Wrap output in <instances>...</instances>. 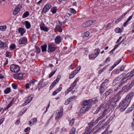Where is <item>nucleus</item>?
<instances>
[{"label": "nucleus", "mask_w": 134, "mask_h": 134, "mask_svg": "<svg viewBox=\"0 0 134 134\" xmlns=\"http://www.w3.org/2000/svg\"><path fill=\"white\" fill-rule=\"evenodd\" d=\"M92 99L83 101L82 105L83 106V107L81 108L80 111V113H84L88 111L92 106L91 103L92 102Z\"/></svg>", "instance_id": "nucleus-1"}, {"label": "nucleus", "mask_w": 134, "mask_h": 134, "mask_svg": "<svg viewBox=\"0 0 134 134\" xmlns=\"http://www.w3.org/2000/svg\"><path fill=\"white\" fill-rule=\"evenodd\" d=\"M128 102H127L126 100L124 99L120 102L119 105V107L120 108V111H123L127 107L129 104Z\"/></svg>", "instance_id": "nucleus-2"}, {"label": "nucleus", "mask_w": 134, "mask_h": 134, "mask_svg": "<svg viewBox=\"0 0 134 134\" xmlns=\"http://www.w3.org/2000/svg\"><path fill=\"white\" fill-rule=\"evenodd\" d=\"M10 70L13 72L16 73L20 70V67L17 65L12 64L10 66Z\"/></svg>", "instance_id": "nucleus-3"}, {"label": "nucleus", "mask_w": 134, "mask_h": 134, "mask_svg": "<svg viewBox=\"0 0 134 134\" xmlns=\"http://www.w3.org/2000/svg\"><path fill=\"white\" fill-rule=\"evenodd\" d=\"M134 76V69L132 70L131 71L129 72L125 75L124 77L125 79L130 80L132 79Z\"/></svg>", "instance_id": "nucleus-4"}, {"label": "nucleus", "mask_w": 134, "mask_h": 134, "mask_svg": "<svg viewBox=\"0 0 134 134\" xmlns=\"http://www.w3.org/2000/svg\"><path fill=\"white\" fill-rule=\"evenodd\" d=\"M27 39L25 37H22L19 41V44H26L27 42Z\"/></svg>", "instance_id": "nucleus-5"}, {"label": "nucleus", "mask_w": 134, "mask_h": 134, "mask_svg": "<svg viewBox=\"0 0 134 134\" xmlns=\"http://www.w3.org/2000/svg\"><path fill=\"white\" fill-rule=\"evenodd\" d=\"M133 92L129 93L127 95L125 99H124L126 100L127 102H128L130 103L131 101V98L133 97Z\"/></svg>", "instance_id": "nucleus-6"}, {"label": "nucleus", "mask_w": 134, "mask_h": 134, "mask_svg": "<svg viewBox=\"0 0 134 134\" xmlns=\"http://www.w3.org/2000/svg\"><path fill=\"white\" fill-rule=\"evenodd\" d=\"M56 49V48L51 44L48 45L47 51L48 52H53Z\"/></svg>", "instance_id": "nucleus-7"}, {"label": "nucleus", "mask_w": 134, "mask_h": 134, "mask_svg": "<svg viewBox=\"0 0 134 134\" xmlns=\"http://www.w3.org/2000/svg\"><path fill=\"white\" fill-rule=\"evenodd\" d=\"M21 8V6L20 5H18L15 8L13 13V14L14 15H16L18 14L19 11H20V8Z\"/></svg>", "instance_id": "nucleus-8"}, {"label": "nucleus", "mask_w": 134, "mask_h": 134, "mask_svg": "<svg viewBox=\"0 0 134 134\" xmlns=\"http://www.w3.org/2000/svg\"><path fill=\"white\" fill-rule=\"evenodd\" d=\"M40 26L41 30H43L46 32L48 31V29L45 26L43 22H41L40 24Z\"/></svg>", "instance_id": "nucleus-9"}, {"label": "nucleus", "mask_w": 134, "mask_h": 134, "mask_svg": "<svg viewBox=\"0 0 134 134\" xmlns=\"http://www.w3.org/2000/svg\"><path fill=\"white\" fill-rule=\"evenodd\" d=\"M51 4H47L44 7L42 12L46 13L51 8Z\"/></svg>", "instance_id": "nucleus-10"}, {"label": "nucleus", "mask_w": 134, "mask_h": 134, "mask_svg": "<svg viewBox=\"0 0 134 134\" xmlns=\"http://www.w3.org/2000/svg\"><path fill=\"white\" fill-rule=\"evenodd\" d=\"M23 74L21 73H19L18 74H15L14 75V76L15 79L19 80H21L23 78Z\"/></svg>", "instance_id": "nucleus-11"}, {"label": "nucleus", "mask_w": 134, "mask_h": 134, "mask_svg": "<svg viewBox=\"0 0 134 134\" xmlns=\"http://www.w3.org/2000/svg\"><path fill=\"white\" fill-rule=\"evenodd\" d=\"M63 109L62 108L61 109L59 110L58 112L56 114L55 118H61L63 115Z\"/></svg>", "instance_id": "nucleus-12"}, {"label": "nucleus", "mask_w": 134, "mask_h": 134, "mask_svg": "<svg viewBox=\"0 0 134 134\" xmlns=\"http://www.w3.org/2000/svg\"><path fill=\"white\" fill-rule=\"evenodd\" d=\"M61 37L60 35H58L56 37L55 39V42L56 44H59L61 42Z\"/></svg>", "instance_id": "nucleus-13"}, {"label": "nucleus", "mask_w": 134, "mask_h": 134, "mask_svg": "<svg viewBox=\"0 0 134 134\" xmlns=\"http://www.w3.org/2000/svg\"><path fill=\"white\" fill-rule=\"evenodd\" d=\"M113 92V91L112 89H109L108 90L106 91L105 93L103 94V97L104 98V97H107L110 93H112Z\"/></svg>", "instance_id": "nucleus-14"}, {"label": "nucleus", "mask_w": 134, "mask_h": 134, "mask_svg": "<svg viewBox=\"0 0 134 134\" xmlns=\"http://www.w3.org/2000/svg\"><path fill=\"white\" fill-rule=\"evenodd\" d=\"M18 32L20 34L21 36L23 35V34L25 33L26 30L24 28L22 27H19L18 29Z\"/></svg>", "instance_id": "nucleus-15"}, {"label": "nucleus", "mask_w": 134, "mask_h": 134, "mask_svg": "<svg viewBox=\"0 0 134 134\" xmlns=\"http://www.w3.org/2000/svg\"><path fill=\"white\" fill-rule=\"evenodd\" d=\"M92 127V126H91L88 125V126L87 127L86 132H85V134H90L92 132L91 131H90V130Z\"/></svg>", "instance_id": "nucleus-16"}, {"label": "nucleus", "mask_w": 134, "mask_h": 134, "mask_svg": "<svg viewBox=\"0 0 134 134\" xmlns=\"http://www.w3.org/2000/svg\"><path fill=\"white\" fill-rule=\"evenodd\" d=\"M127 80L125 79L124 77L120 81L119 86L120 87L122 86L123 85L127 82Z\"/></svg>", "instance_id": "nucleus-17"}, {"label": "nucleus", "mask_w": 134, "mask_h": 134, "mask_svg": "<svg viewBox=\"0 0 134 134\" xmlns=\"http://www.w3.org/2000/svg\"><path fill=\"white\" fill-rule=\"evenodd\" d=\"M107 110H104L103 112V113L100 114V116L98 117V119H99L101 120L103 118L104 116H105L106 114V112Z\"/></svg>", "instance_id": "nucleus-18"}, {"label": "nucleus", "mask_w": 134, "mask_h": 134, "mask_svg": "<svg viewBox=\"0 0 134 134\" xmlns=\"http://www.w3.org/2000/svg\"><path fill=\"white\" fill-rule=\"evenodd\" d=\"M108 80L105 79L104 81L101 84L100 86L104 87H105L108 85Z\"/></svg>", "instance_id": "nucleus-19"}, {"label": "nucleus", "mask_w": 134, "mask_h": 134, "mask_svg": "<svg viewBox=\"0 0 134 134\" xmlns=\"http://www.w3.org/2000/svg\"><path fill=\"white\" fill-rule=\"evenodd\" d=\"M92 20H90L85 22L84 23L83 25L85 26H89L90 25L92 24Z\"/></svg>", "instance_id": "nucleus-20"}, {"label": "nucleus", "mask_w": 134, "mask_h": 134, "mask_svg": "<svg viewBox=\"0 0 134 134\" xmlns=\"http://www.w3.org/2000/svg\"><path fill=\"white\" fill-rule=\"evenodd\" d=\"M24 24H25L26 27L27 29L30 28L31 27V25L30 23L27 21H25L24 22Z\"/></svg>", "instance_id": "nucleus-21"}, {"label": "nucleus", "mask_w": 134, "mask_h": 134, "mask_svg": "<svg viewBox=\"0 0 134 134\" xmlns=\"http://www.w3.org/2000/svg\"><path fill=\"white\" fill-rule=\"evenodd\" d=\"M97 57V55L94 53L89 55V59L91 60Z\"/></svg>", "instance_id": "nucleus-22"}, {"label": "nucleus", "mask_w": 134, "mask_h": 134, "mask_svg": "<svg viewBox=\"0 0 134 134\" xmlns=\"http://www.w3.org/2000/svg\"><path fill=\"white\" fill-rule=\"evenodd\" d=\"M99 93L100 94H102L105 91L104 87L100 86L99 88Z\"/></svg>", "instance_id": "nucleus-23"}, {"label": "nucleus", "mask_w": 134, "mask_h": 134, "mask_svg": "<svg viewBox=\"0 0 134 134\" xmlns=\"http://www.w3.org/2000/svg\"><path fill=\"white\" fill-rule=\"evenodd\" d=\"M7 46V44L6 43L0 41V47L4 48L6 47Z\"/></svg>", "instance_id": "nucleus-24"}, {"label": "nucleus", "mask_w": 134, "mask_h": 134, "mask_svg": "<svg viewBox=\"0 0 134 134\" xmlns=\"http://www.w3.org/2000/svg\"><path fill=\"white\" fill-rule=\"evenodd\" d=\"M13 103V100H12L8 104L7 106L4 109L5 110H8L9 108L10 107Z\"/></svg>", "instance_id": "nucleus-25"}, {"label": "nucleus", "mask_w": 134, "mask_h": 134, "mask_svg": "<svg viewBox=\"0 0 134 134\" xmlns=\"http://www.w3.org/2000/svg\"><path fill=\"white\" fill-rule=\"evenodd\" d=\"M57 9L56 7H52L51 9V11L53 14L57 12Z\"/></svg>", "instance_id": "nucleus-26"}, {"label": "nucleus", "mask_w": 134, "mask_h": 134, "mask_svg": "<svg viewBox=\"0 0 134 134\" xmlns=\"http://www.w3.org/2000/svg\"><path fill=\"white\" fill-rule=\"evenodd\" d=\"M124 66L123 65L121 66L120 69V70H117L116 71V74H118L119 72H120V71H123L124 69Z\"/></svg>", "instance_id": "nucleus-27"}, {"label": "nucleus", "mask_w": 134, "mask_h": 134, "mask_svg": "<svg viewBox=\"0 0 134 134\" xmlns=\"http://www.w3.org/2000/svg\"><path fill=\"white\" fill-rule=\"evenodd\" d=\"M110 125H109L108 127H107V129L104 131V132H105L106 134L108 133V134H109L110 133H111L112 132V130H109V129L110 127Z\"/></svg>", "instance_id": "nucleus-28"}, {"label": "nucleus", "mask_w": 134, "mask_h": 134, "mask_svg": "<svg viewBox=\"0 0 134 134\" xmlns=\"http://www.w3.org/2000/svg\"><path fill=\"white\" fill-rule=\"evenodd\" d=\"M11 91V89L10 88H7L4 91V92L5 94L9 93Z\"/></svg>", "instance_id": "nucleus-29"}, {"label": "nucleus", "mask_w": 134, "mask_h": 134, "mask_svg": "<svg viewBox=\"0 0 134 134\" xmlns=\"http://www.w3.org/2000/svg\"><path fill=\"white\" fill-rule=\"evenodd\" d=\"M56 29L59 32L62 31V29L60 26L57 25L56 27Z\"/></svg>", "instance_id": "nucleus-30"}, {"label": "nucleus", "mask_w": 134, "mask_h": 134, "mask_svg": "<svg viewBox=\"0 0 134 134\" xmlns=\"http://www.w3.org/2000/svg\"><path fill=\"white\" fill-rule=\"evenodd\" d=\"M47 45L46 44H44L43 46H41L42 51L43 52L46 51Z\"/></svg>", "instance_id": "nucleus-31"}, {"label": "nucleus", "mask_w": 134, "mask_h": 134, "mask_svg": "<svg viewBox=\"0 0 134 134\" xmlns=\"http://www.w3.org/2000/svg\"><path fill=\"white\" fill-rule=\"evenodd\" d=\"M114 96L115 98V101L114 103H116L118 102L121 98V97L120 96Z\"/></svg>", "instance_id": "nucleus-32"}, {"label": "nucleus", "mask_w": 134, "mask_h": 134, "mask_svg": "<svg viewBox=\"0 0 134 134\" xmlns=\"http://www.w3.org/2000/svg\"><path fill=\"white\" fill-rule=\"evenodd\" d=\"M100 50L99 48L96 49L94 50V53L97 54V56H98L100 53Z\"/></svg>", "instance_id": "nucleus-33"}, {"label": "nucleus", "mask_w": 134, "mask_h": 134, "mask_svg": "<svg viewBox=\"0 0 134 134\" xmlns=\"http://www.w3.org/2000/svg\"><path fill=\"white\" fill-rule=\"evenodd\" d=\"M29 15V13L28 11L25 12L23 14L22 17L23 18H25L27 17Z\"/></svg>", "instance_id": "nucleus-34"}, {"label": "nucleus", "mask_w": 134, "mask_h": 134, "mask_svg": "<svg viewBox=\"0 0 134 134\" xmlns=\"http://www.w3.org/2000/svg\"><path fill=\"white\" fill-rule=\"evenodd\" d=\"M6 28V26L5 25L0 26V30L2 31H5Z\"/></svg>", "instance_id": "nucleus-35"}, {"label": "nucleus", "mask_w": 134, "mask_h": 134, "mask_svg": "<svg viewBox=\"0 0 134 134\" xmlns=\"http://www.w3.org/2000/svg\"><path fill=\"white\" fill-rule=\"evenodd\" d=\"M73 89V88L70 86V87L66 91L65 93V94H67L68 93L70 92Z\"/></svg>", "instance_id": "nucleus-36"}, {"label": "nucleus", "mask_w": 134, "mask_h": 134, "mask_svg": "<svg viewBox=\"0 0 134 134\" xmlns=\"http://www.w3.org/2000/svg\"><path fill=\"white\" fill-rule=\"evenodd\" d=\"M73 89V88L70 86V87L66 91L65 93V94H67L68 93L70 92Z\"/></svg>", "instance_id": "nucleus-37"}, {"label": "nucleus", "mask_w": 134, "mask_h": 134, "mask_svg": "<svg viewBox=\"0 0 134 134\" xmlns=\"http://www.w3.org/2000/svg\"><path fill=\"white\" fill-rule=\"evenodd\" d=\"M128 12H126L125 13H124L121 16L120 18H119L117 20L120 21L125 16L127 13Z\"/></svg>", "instance_id": "nucleus-38"}, {"label": "nucleus", "mask_w": 134, "mask_h": 134, "mask_svg": "<svg viewBox=\"0 0 134 134\" xmlns=\"http://www.w3.org/2000/svg\"><path fill=\"white\" fill-rule=\"evenodd\" d=\"M115 31L116 32L118 33H120L122 32V30L119 27L116 28L115 30Z\"/></svg>", "instance_id": "nucleus-39"}, {"label": "nucleus", "mask_w": 134, "mask_h": 134, "mask_svg": "<svg viewBox=\"0 0 134 134\" xmlns=\"http://www.w3.org/2000/svg\"><path fill=\"white\" fill-rule=\"evenodd\" d=\"M35 52L37 54L39 53L40 52V48L37 46L35 47Z\"/></svg>", "instance_id": "nucleus-40"}, {"label": "nucleus", "mask_w": 134, "mask_h": 134, "mask_svg": "<svg viewBox=\"0 0 134 134\" xmlns=\"http://www.w3.org/2000/svg\"><path fill=\"white\" fill-rule=\"evenodd\" d=\"M75 121V119L74 118H73L71 119L70 122V126H72L74 124Z\"/></svg>", "instance_id": "nucleus-41"}, {"label": "nucleus", "mask_w": 134, "mask_h": 134, "mask_svg": "<svg viewBox=\"0 0 134 134\" xmlns=\"http://www.w3.org/2000/svg\"><path fill=\"white\" fill-rule=\"evenodd\" d=\"M90 34L89 32L88 31H86L84 33V37H88L89 36V35Z\"/></svg>", "instance_id": "nucleus-42"}, {"label": "nucleus", "mask_w": 134, "mask_h": 134, "mask_svg": "<svg viewBox=\"0 0 134 134\" xmlns=\"http://www.w3.org/2000/svg\"><path fill=\"white\" fill-rule=\"evenodd\" d=\"M32 100V99H27L26 102L23 104V106L25 105H27V104L29 103L30 101L31 100Z\"/></svg>", "instance_id": "nucleus-43"}, {"label": "nucleus", "mask_w": 134, "mask_h": 134, "mask_svg": "<svg viewBox=\"0 0 134 134\" xmlns=\"http://www.w3.org/2000/svg\"><path fill=\"white\" fill-rule=\"evenodd\" d=\"M15 48V44H11L10 46V49L13 50Z\"/></svg>", "instance_id": "nucleus-44"}, {"label": "nucleus", "mask_w": 134, "mask_h": 134, "mask_svg": "<svg viewBox=\"0 0 134 134\" xmlns=\"http://www.w3.org/2000/svg\"><path fill=\"white\" fill-rule=\"evenodd\" d=\"M75 130L76 129L75 128L73 127L71 131L70 134H74L75 131Z\"/></svg>", "instance_id": "nucleus-45"}, {"label": "nucleus", "mask_w": 134, "mask_h": 134, "mask_svg": "<svg viewBox=\"0 0 134 134\" xmlns=\"http://www.w3.org/2000/svg\"><path fill=\"white\" fill-rule=\"evenodd\" d=\"M107 66H105L104 67L103 69L100 70L99 71V74H101L103 71L104 70L106 69Z\"/></svg>", "instance_id": "nucleus-46"}, {"label": "nucleus", "mask_w": 134, "mask_h": 134, "mask_svg": "<svg viewBox=\"0 0 134 134\" xmlns=\"http://www.w3.org/2000/svg\"><path fill=\"white\" fill-rule=\"evenodd\" d=\"M56 70L54 71L53 72H51L50 74L49 75V78H51V77L53 76V75L55 74Z\"/></svg>", "instance_id": "nucleus-47"}, {"label": "nucleus", "mask_w": 134, "mask_h": 134, "mask_svg": "<svg viewBox=\"0 0 134 134\" xmlns=\"http://www.w3.org/2000/svg\"><path fill=\"white\" fill-rule=\"evenodd\" d=\"M101 109V107H99L97 109L96 111L94 113L95 114H96L98 113Z\"/></svg>", "instance_id": "nucleus-48"}, {"label": "nucleus", "mask_w": 134, "mask_h": 134, "mask_svg": "<svg viewBox=\"0 0 134 134\" xmlns=\"http://www.w3.org/2000/svg\"><path fill=\"white\" fill-rule=\"evenodd\" d=\"M60 79L59 78H57L55 80L53 83L55 85V84L57 83L59 80Z\"/></svg>", "instance_id": "nucleus-49"}, {"label": "nucleus", "mask_w": 134, "mask_h": 134, "mask_svg": "<svg viewBox=\"0 0 134 134\" xmlns=\"http://www.w3.org/2000/svg\"><path fill=\"white\" fill-rule=\"evenodd\" d=\"M36 81V80L35 79H33L31 80L30 82L29 83L30 85L31 84H34V83Z\"/></svg>", "instance_id": "nucleus-50"}, {"label": "nucleus", "mask_w": 134, "mask_h": 134, "mask_svg": "<svg viewBox=\"0 0 134 134\" xmlns=\"http://www.w3.org/2000/svg\"><path fill=\"white\" fill-rule=\"evenodd\" d=\"M98 99L97 98H96L94 99V100H93V101L92 100V102H93V103L94 104H96L98 101Z\"/></svg>", "instance_id": "nucleus-51"}, {"label": "nucleus", "mask_w": 134, "mask_h": 134, "mask_svg": "<svg viewBox=\"0 0 134 134\" xmlns=\"http://www.w3.org/2000/svg\"><path fill=\"white\" fill-rule=\"evenodd\" d=\"M12 86L14 89H16L17 88V85L13 83L12 85Z\"/></svg>", "instance_id": "nucleus-52"}, {"label": "nucleus", "mask_w": 134, "mask_h": 134, "mask_svg": "<svg viewBox=\"0 0 134 134\" xmlns=\"http://www.w3.org/2000/svg\"><path fill=\"white\" fill-rule=\"evenodd\" d=\"M70 11L71 13L74 14H75L76 13V11L73 8H70Z\"/></svg>", "instance_id": "nucleus-53"}, {"label": "nucleus", "mask_w": 134, "mask_h": 134, "mask_svg": "<svg viewBox=\"0 0 134 134\" xmlns=\"http://www.w3.org/2000/svg\"><path fill=\"white\" fill-rule=\"evenodd\" d=\"M115 100V98H114V97H113L111 98H110L109 100L110 102L111 103L114 101Z\"/></svg>", "instance_id": "nucleus-54"}, {"label": "nucleus", "mask_w": 134, "mask_h": 134, "mask_svg": "<svg viewBox=\"0 0 134 134\" xmlns=\"http://www.w3.org/2000/svg\"><path fill=\"white\" fill-rule=\"evenodd\" d=\"M94 120H91V121L90 123H89L88 124V125H89L90 126H91L92 127L93 126V123L94 122Z\"/></svg>", "instance_id": "nucleus-55"}, {"label": "nucleus", "mask_w": 134, "mask_h": 134, "mask_svg": "<svg viewBox=\"0 0 134 134\" xmlns=\"http://www.w3.org/2000/svg\"><path fill=\"white\" fill-rule=\"evenodd\" d=\"M9 53L10 52H6V56L8 57L9 58H11V56L9 54Z\"/></svg>", "instance_id": "nucleus-56"}, {"label": "nucleus", "mask_w": 134, "mask_h": 134, "mask_svg": "<svg viewBox=\"0 0 134 134\" xmlns=\"http://www.w3.org/2000/svg\"><path fill=\"white\" fill-rule=\"evenodd\" d=\"M110 57H108L106 59L105 61L104 62V63L105 64L106 62H108L110 61Z\"/></svg>", "instance_id": "nucleus-57"}, {"label": "nucleus", "mask_w": 134, "mask_h": 134, "mask_svg": "<svg viewBox=\"0 0 134 134\" xmlns=\"http://www.w3.org/2000/svg\"><path fill=\"white\" fill-rule=\"evenodd\" d=\"M100 120L98 118L95 121V122H94L93 124V126H94L95 125H96L98 122V121Z\"/></svg>", "instance_id": "nucleus-58"}, {"label": "nucleus", "mask_w": 134, "mask_h": 134, "mask_svg": "<svg viewBox=\"0 0 134 134\" xmlns=\"http://www.w3.org/2000/svg\"><path fill=\"white\" fill-rule=\"evenodd\" d=\"M43 79L41 80L40 81L39 83H38V85H41V87H42L43 84H42V83H43Z\"/></svg>", "instance_id": "nucleus-59"}, {"label": "nucleus", "mask_w": 134, "mask_h": 134, "mask_svg": "<svg viewBox=\"0 0 134 134\" xmlns=\"http://www.w3.org/2000/svg\"><path fill=\"white\" fill-rule=\"evenodd\" d=\"M30 84L29 83H27L25 85V88L26 89H29V86H30Z\"/></svg>", "instance_id": "nucleus-60"}, {"label": "nucleus", "mask_w": 134, "mask_h": 134, "mask_svg": "<svg viewBox=\"0 0 134 134\" xmlns=\"http://www.w3.org/2000/svg\"><path fill=\"white\" fill-rule=\"evenodd\" d=\"M121 60V59H120L119 60H117L116 62L115 63V64H116V65H118L119 63L120 62Z\"/></svg>", "instance_id": "nucleus-61"}, {"label": "nucleus", "mask_w": 134, "mask_h": 134, "mask_svg": "<svg viewBox=\"0 0 134 134\" xmlns=\"http://www.w3.org/2000/svg\"><path fill=\"white\" fill-rule=\"evenodd\" d=\"M75 96H71V97L68 99L69 100H70V102L72 101L73 99L74 98Z\"/></svg>", "instance_id": "nucleus-62"}, {"label": "nucleus", "mask_w": 134, "mask_h": 134, "mask_svg": "<svg viewBox=\"0 0 134 134\" xmlns=\"http://www.w3.org/2000/svg\"><path fill=\"white\" fill-rule=\"evenodd\" d=\"M129 22V21L127 20V21L124 23L123 26L124 27H126L127 25L128 24Z\"/></svg>", "instance_id": "nucleus-63"}, {"label": "nucleus", "mask_w": 134, "mask_h": 134, "mask_svg": "<svg viewBox=\"0 0 134 134\" xmlns=\"http://www.w3.org/2000/svg\"><path fill=\"white\" fill-rule=\"evenodd\" d=\"M70 102V100L68 99L65 102V104L67 105L69 104Z\"/></svg>", "instance_id": "nucleus-64"}]
</instances>
